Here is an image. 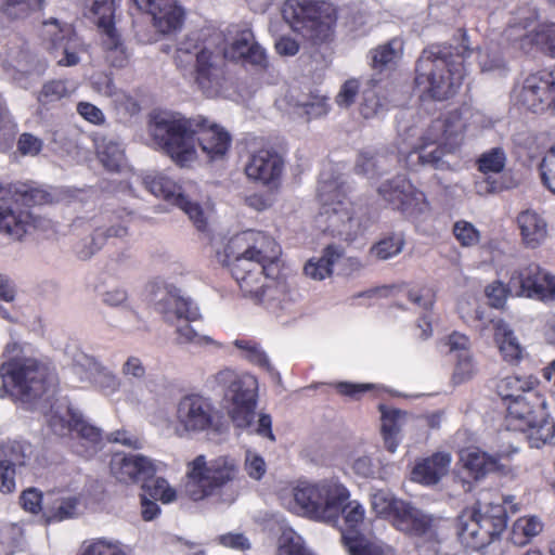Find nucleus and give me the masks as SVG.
<instances>
[{
	"mask_svg": "<svg viewBox=\"0 0 555 555\" xmlns=\"http://www.w3.org/2000/svg\"><path fill=\"white\" fill-rule=\"evenodd\" d=\"M461 43L433 44L423 50L416 61L415 85L436 101L452 98L460 89L464 76V62L472 54L464 29H459Z\"/></svg>",
	"mask_w": 555,
	"mask_h": 555,
	"instance_id": "nucleus-1",
	"label": "nucleus"
},
{
	"mask_svg": "<svg viewBox=\"0 0 555 555\" xmlns=\"http://www.w3.org/2000/svg\"><path fill=\"white\" fill-rule=\"evenodd\" d=\"M464 128L465 124L457 111L434 119L421 137V143L406 155V166L415 171L421 168L449 169L447 157L461 146Z\"/></svg>",
	"mask_w": 555,
	"mask_h": 555,
	"instance_id": "nucleus-2",
	"label": "nucleus"
},
{
	"mask_svg": "<svg viewBox=\"0 0 555 555\" xmlns=\"http://www.w3.org/2000/svg\"><path fill=\"white\" fill-rule=\"evenodd\" d=\"M212 391L228 404V416L236 429L255 425L258 405V380L249 373L225 367L214 376Z\"/></svg>",
	"mask_w": 555,
	"mask_h": 555,
	"instance_id": "nucleus-3",
	"label": "nucleus"
},
{
	"mask_svg": "<svg viewBox=\"0 0 555 555\" xmlns=\"http://www.w3.org/2000/svg\"><path fill=\"white\" fill-rule=\"evenodd\" d=\"M282 16L295 33L312 46L328 41L336 22L334 7L322 0H286Z\"/></svg>",
	"mask_w": 555,
	"mask_h": 555,
	"instance_id": "nucleus-4",
	"label": "nucleus"
},
{
	"mask_svg": "<svg viewBox=\"0 0 555 555\" xmlns=\"http://www.w3.org/2000/svg\"><path fill=\"white\" fill-rule=\"evenodd\" d=\"M207 120L155 115L150 124L151 135L156 144L179 165L195 155V134L205 130Z\"/></svg>",
	"mask_w": 555,
	"mask_h": 555,
	"instance_id": "nucleus-5",
	"label": "nucleus"
},
{
	"mask_svg": "<svg viewBox=\"0 0 555 555\" xmlns=\"http://www.w3.org/2000/svg\"><path fill=\"white\" fill-rule=\"evenodd\" d=\"M506 525L507 514L502 504L477 502L457 517V535L465 547L479 551L498 539Z\"/></svg>",
	"mask_w": 555,
	"mask_h": 555,
	"instance_id": "nucleus-6",
	"label": "nucleus"
},
{
	"mask_svg": "<svg viewBox=\"0 0 555 555\" xmlns=\"http://www.w3.org/2000/svg\"><path fill=\"white\" fill-rule=\"evenodd\" d=\"M49 376V365L35 357L14 354L0 364V377L11 386L14 401L41 398L48 389Z\"/></svg>",
	"mask_w": 555,
	"mask_h": 555,
	"instance_id": "nucleus-7",
	"label": "nucleus"
},
{
	"mask_svg": "<svg viewBox=\"0 0 555 555\" xmlns=\"http://www.w3.org/2000/svg\"><path fill=\"white\" fill-rule=\"evenodd\" d=\"M371 505L376 515L391 517L398 530L439 542L435 519L410 503L393 498L390 492L379 490L373 493Z\"/></svg>",
	"mask_w": 555,
	"mask_h": 555,
	"instance_id": "nucleus-8",
	"label": "nucleus"
},
{
	"mask_svg": "<svg viewBox=\"0 0 555 555\" xmlns=\"http://www.w3.org/2000/svg\"><path fill=\"white\" fill-rule=\"evenodd\" d=\"M210 40L225 60L241 61L261 68L268 64L264 49L255 40L254 33L247 27L230 25L225 30H214Z\"/></svg>",
	"mask_w": 555,
	"mask_h": 555,
	"instance_id": "nucleus-9",
	"label": "nucleus"
},
{
	"mask_svg": "<svg viewBox=\"0 0 555 555\" xmlns=\"http://www.w3.org/2000/svg\"><path fill=\"white\" fill-rule=\"evenodd\" d=\"M175 62L184 77L205 89L208 83V34L204 29L190 33L177 49Z\"/></svg>",
	"mask_w": 555,
	"mask_h": 555,
	"instance_id": "nucleus-10",
	"label": "nucleus"
},
{
	"mask_svg": "<svg viewBox=\"0 0 555 555\" xmlns=\"http://www.w3.org/2000/svg\"><path fill=\"white\" fill-rule=\"evenodd\" d=\"M364 521V508L357 501H346L340 509V519L335 527L341 533V540L350 555H380V546L367 541L360 527Z\"/></svg>",
	"mask_w": 555,
	"mask_h": 555,
	"instance_id": "nucleus-11",
	"label": "nucleus"
},
{
	"mask_svg": "<svg viewBox=\"0 0 555 555\" xmlns=\"http://www.w3.org/2000/svg\"><path fill=\"white\" fill-rule=\"evenodd\" d=\"M159 302V310L166 320L175 315L178 320H183V324L178 325L179 343L206 344L208 337L201 334L203 325H194L198 321V309L192 301L168 292L166 297Z\"/></svg>",
	"mask_w": 555,
	"mask_h": 555,
	"instance_id": "nucleus-12",
	"label": "nucleus"
},
{
	"mask_svg": "<svg viewBox=\"0 0 555 555\" xmlns=\"http://www.w3.org/2000/svg\"><path fill=\"white\" fill-rule=\"evenodd\" d=\"M509 292L539 300L555 299V278L537 263L515 270L508 282Z\"/></svg>",
	"mask_w": 555,
	"mask_h": 555,
	"instance_id": "nucleus-13",
	"label": "nucleus"
},
{
	"mask_svg": "<svg viewBox=\"0 0 555 555\" xmlns=\"http://www.w3.org/2000/svg\"><path fill=\"white\" fill-rule=\"evenodd\" d=\"M518 101L533 113L555 114V74L542 70L529 75L519 91Z\"/></svg>",
	"mask_w": 555,
	"mask_h": 555,
	"instance_id": "nucleus-14",
	"label": "nucleus"
},
{
	"mask_svg": "<svg viewBox=\"0 0 555 555\" xmlns=\"http://www.w3.org/2000/svg\"><path fill=\"white\" fill-rule=\"evenodd\" d=\"M145 184L152 194L181 208L198 231L206 230L207 219L201 205L189 201L182 193L181 186L171 178L164 175H156L147 177Z\"/></svg>",
	"mask_w": 555,
	"mask_h": 555,
	"instance_id": "nucleus-15",
	"label": "nucleus"
},
{
	"mask_svg": "<svg viewBox=\"0 0 555 555\" xmlns=\"http://www.w3.org/2000/svg\"><path fill=\"white\" fill-rule=\"evenodd\" d=\"M315 225L321 232L344 241H352L358 230L350 203L343 201L324 203L315 218Z\"/></svg>",
	"mask_w": 555,
	"mask_h": 555,
	"instance_id": "nucleus-16",
	"label": "nucleus"
},
{
	"mask_svg": "<svg viewBox=\"0 0 555 555\" xmlns=\"http://www.w3.org/2000/svg\"><path fill=\"white\" fill-rule=\"evenodd\" d=\"M377 193L393 209L408 216L421 211L425 201L424 193L417 191L402 175L382 182Z\"/></svg>",
	"mask_w": 555,
	"mask_h": 555,
	"instance_id": "nucleus-17",
	"label": "nucleus"
},
{
	"mask_svg": "<svg viewBox=\"0 0 555 555\" xmlns=\"http://www.w3.org/2000/svg\"><path fill=\"white\" fill-rule=\"evenodd\" d=\"M231 273L244 296H249L260 301L268 288L267 285L260 283L261 276L273 278L278 270H274L272 266H261L244 257H235L231 263Z\"/></svg>",
	"mask_w": 555,
	"mask_h": 555,
	"instance_id": "nucleus-18",
	"label": "nucleus"
},
{
	"mask_svg": "<svg viewBox=\"0 0 555 555\" xmlns=\"http://www.w3.org/2000/svg\"><path fill=\"white\" fill-rule=\"evenodd\" d=\"M134 219V212L127 208H118L106 215L107 227L96 228L88 246L78 250L81 259H88L101 250L111 238H124L129 234V224Z\"/></svg>",
	"mask_w": 555,
	"mask_h": 555,
	"instance_id": "nucleus-19",
	"label": "nucleus"
},
{
	"mask_svg": "<svg viewBox=\"0 0 555 555\" xmlns=\"http://www.w3.org/2000/svg\"><path fill=\"white\" fill-rule=\"evenodd\" d=\"M507 413L509 422H515V428H542L546 423V402L532 390L522 397L508 402Z\"/></svg>",
	"mask_w": 555,
	"mask_h": 555,
	"instance_id": "nucleus-20",
	"label": "nucleus"
},
{
	"mask_svg": "<svg viewBox=\"0 0 555 555\" xmlns=\"http://www.w3.org/2000/svg\"><path fill=\"white\" fill-rule=\"evenodd\" d=\"M238 468L236 461L229 456H220L210 463V499L221 503L235 501L238 491L235 486Z\"/></svg>",
	"mask_w": 555,
	"mask_h": 555,
	"instance_id": "nucleus-21",
	"label": "nucleus"
},
{
	"mask_svg": "<svg viewBox=\"0 0 555 555\" xmlns=\"http://www.w3.org/2000/svg\"><path fill=\"white\" fill-rule=\"evenodd\" d=\"M109 469L112 475L124 483L152 479L156 474L155 464L141 454L116 453L111 459Z\"/></svg>",
	"mask_w": 555,
	"mask_h": 555,
	"instance_id": "nucleus-22",
	"label": "nucleus"
},
{
	"mask_svg": "<svg viewBox=\"0 0 555 555\" xmlns=\"http://www.w3.org/2000/svg\"><path fill=\"white\" fill-rule=\"evenodd\" d=\"M139 10L152 16L153 25L162 34H170L181 28L184 11L178 0H132Z\"/></svg>",
	"mask_w": 555,
	"mask_h": 555,
	"instance_id": "nucleus-23",
	"label": "nucleus"
},
{
	"mask_svg": "<svg viewBox=\"0 0 555 555\" xmlns=\"http://www.w3.org/2000/svg\"><path fill=\"white\" fill-rule=\"evenodd\" d=\"M237 240L246 242L247 247L236 257H244L261 266H272L278 270L276 261L281 255V248L271 236L259 231H246Z\"/></svg>",
	"mask_w": 555,
	"mask_h": 555,
	"instance_id": "nucleus-24",
	"label": "nucleus"
},
{
	"mask_svg": "<svg viewBox=\"0 0 555 555\" xmlns=\"http://www.w3.org/2000/svg\"><path fill=\"white\" fill-rule=\"evenodd\" d=\"M284 168L282 156L274 150H260L253 154L245 166L249 179L269 185L276 182Z\"/></svg>",
	"mask_w": 555,
	"mask_h": 555,
	"instance_id": "nucleus-25",
	"label": "nucleus"
},
{
	"mask_svg": "<svg viewBox=\"0 0 555 555\" xmlns=\"http://www.w3.org/2000/svg\"><path fill=\"white\" fill-rule=\"evenodd\" d=\"M320 491V514H317V520L336 526L340 519L341 506L349 500V491L335 480L321 481Z\"/></svg>",
	"mask_w": 555,
	"mask_h": 555,
	"instance_id": "nucleus-26",
	"label": "nucleus"
},
{
	"mask_svg": "<svg viewBox=\"0 0 555 555\" xmlns=\"http://www.w3.org/2000/svg\"><path fill=\"white\" fill-rule=\"evenodd\" d=\"M68 414V420L56 415L52 416L49 422L51 429L61 436L66 433H76L78 438L96 449L103 439L102 430L88 423L79 413L69 410Z\"/></svg>",
	"mask_w": 555,
	"mask_h": 555,
	"instance_id": "nucleus-27",
	"label": "nucleus"
},
{
	"mask_svg": "<svg viewBox=\"0 0 555 555\" xmlns=\"http://www.w3.org/2000/svg\"><path fill=\"white\" fill-rule=\"evenodd\" d=\"M177 420L185 431H201L208 427V404L198 395L183 397L177 409Z\"/></svg>",
	"mask_w": 555,
	"mask_h": 555,
	"instance_id": "nucleus-28",
	"label": "nucleus"
},
{
	"mask_svg": "<svg viewBox=\"0 0 555 555\" xmlns=\"http://www.w3.org/2000/svg\"><path fill=\"white\" fill-rule=\"evenodd\" d=\"M501 457L502 454L491 455L477 448L465 449L460 453V462L476 480L489 473L504 472L505 466L500 463Z\"/></svg>",
	"mask_w": 555,
	"mask_h": 555,
	"instance_id": "nucleus-29",
	"label": "nucleus"
},
{
	"mask_svg": "<svg viewBox=\"0 0 555 555\" xmlns=\"http://www.w3.org/2000/svg\"><path fill=\"white\" fill-rule=\"evenodd\" d=\"M399 162L395 153L361 151L354 163V172L367 178H376L389 172Z\"/></svg>",
	"mask_w": 555,
	"mask_h": 555,
	"instance_id": "nucleus-30",
	"label": "nucleus"
},
{
	"mask_svg": "<svg viewBox=\"0 0 555 555\" xmlns=\"http://www.w3.org/2000/svg\"><path fill=\"white\" fill-rule=\"evenodd\" d=\"M35 217L27 210H14L11 206L0 205V233L13 241H22L31 227Z\"/></svg>",
	"mask_w": 555,
	"mask_h": 555,
	"instance_id": "nucleus-31",
	"label": "nucleus"
},
{
	"mask_svg": "<svg viewBox=\"0 0 555 555\" xmlns=\"http://www.w3.org/2000/svg\"><path fill=\"white\" fill-rule=\"evenodd\" d=\"M9 199L23 206L33 207L53 203V194L34 181L9 183Z\"/></svg>",
	"mask_w": 555,
	"mask_h": 555,
	"instance_id": "nucleus-32",
	"label": "nucleus"
},
{
	"mask_svg": "<svg viewBox=\"0 0 555 555\" xmlns=\"http://www.w3.org/2000/svg\"><path fill=\"white\" fill-rule=\"evenodd\" d=\"M184 492L193 501H199L208 495V466L205 455H198L189 464Z\"/></svg>",
	"mask_w": 555,
	"mask_h": 555,
	"instance_id": "nucleus-33",
	"label": "nucleus"
},
{
	"mask_svg": "<svg viewBox=\"0 0 555 555\" xmlns=\"http://www.w3.org/2000/svg\"><path fill=\"white\" fill-rule=\"evenodd\" d=\"M450 463V454L435 453L414 467L413 479L425 485H436L448 474Z\"/></svg>",
	"mask_w": 555,
	"mask_h": 555,
	"instance_id": "nucleus-34",
	"label": "nucleus"
},
{
	"mask_svg": "<svg viewBox=\"0 0 555 555\" xmlns=\"http://www.w3.org/2000/svg\"><path fill=\"white\" fill-rule=\"evenodd\" d=\"M517 223L525 244L530 248L538 247L546 237L545 220L534 210L527 209L517 217Z\"/></svg>",
	"mask_w": 555,
	"mask_h": 555,
	"instance_id": "nucleus-35",
	"label": "nucleus"
},
{
	"mask_svg": "<svg viewBox=\"0 0 555 555\" xmlns=\"http://www.w3.org/2000/svg\"><path fill=\"white\" fill-rule=\"evenodd\" d=\"M344 256V248L330 244L323 249V254L318 259H310L305 268V274L313 280L321 281L330 276L333 272V266Z\"/></svg>",
	"mask_w": 555,
	"mask_h": 555,
	"instance_id": "nucleus-36",
	"label": "nucleus"
},
{
	"mask_svg": "<svg viewBox=\"0 0 555 555\" xmlns=\"http://www.w3.org/2000/svg\"><path fill=\"white\" fill-rule=\"evenodd\" d=\"M321 495L320 482L300 483L294 489V501L304 515L317 520L320 514L319 498Z\"/></svg>",
	"mask_w": 555,
	"mask_h": 555,
	"instance_id": "nucleus-37",
	"label": "nucleus"
},
{
	"mask_svg": "<svg viewBox=\"0 0 555 555\" xmlns=\"http://www.w3.org/2000/svg\"><path fill=\"white\" fill-rule=\"evenodd\" d=\"M494 330V338L498 343L503 357L508 361L518 360L520 358L521 348L509 325L499 319L491 320Z\"/></svg>",
	"mask_w": 555,
	"mask_h": 555,
	"instance_id": "nucleus-38",
	"label": "nucleus"
},
{
	"mask_svg": "<svg viewBox=\"0 0 555 555\" xmlns=\"http://www.w3.org/2000/svg\"><path fill=\"white\" fill-rule=\"evenodd\" d=\"M293 89L286 94L287 103L294 107L301 109L299 115H306L308 119L323 116L327 113V107L324 99L312 96L310 94H302L300 98Z\"/></svg>",
	"mask_w": 555,
	"mask_h": 555,
	"instance_id": "nucleus-39",
	"label": "nucleus"
},
{
	"mask_svg": "<svg viewBox=\"0 0 555 555\" xmlns=\"http://www.w3.org/2000/svg\"><path fill=\"white\" fill-rule=\"evenodd\" d=\"M101 46L109 66L124 68L128 65L129 56L117 31L103 35Z\"/></svg>",
	"mask_w": 555,
	"mask_h": 555,
	"instance_id": "nucleus-40",
	"label": "nucleus"
},
{
	"mask_svg": "<svg viewBox=\"0 0 555 555\" xmlns=\"http://www.w3.org/2000/svg\"><path fill=\"white\" fill-rule=\"evenodd\" d=\"M534 382L531 378L507 376L496 384L498 395L505 401H514L533 389Z\"/></svg>",
	"mask_w": 555,
	"mask_h": 555,
	"instance_id": "nucleus-41",
	"label": "nucleus"
},
{
	"mask_svg": "<svg viewBox=\"0 0 555 555\" xmlns=\"http://www.w3.org/2000/svg\"><path fill=\"white\" fill-rule=\"evenodd\" d=\"M79 500L76 496L63 498L53 505H47L43 509L46 524L59 522L76 515Z\"/></svg>",
	"mask_w": 555,
	"mask_h": 555,
	"instance_id": "nucleus-42",
	"label": "nucleus"
},
{
	"mask_svg": "<svg viewBox=\"0 0 555 555\" xmlns=\"http://www.w3.org/2000/svg\"><path fill=\"white\" fill-rule=\"evenodd\" d=\"M404 244L405 241L402 233H391L376 242L371 247L370 253L379 260H388L399 255Z\"/></svg>",
	"mask_w": 555,
	"mask_h": 555,
	"instance_id": "nucleus-43",
	"label": "nucleus"
},
{
	"mask_svg": "<svg viewBox=\"0 0 555 555\" xmlns=\"http://www.w3.org/2000/svg\"><path fill=\"white\" fill-rule=\"evenodd\" d=\"M115 0H93L91 12L98 17L103 35L117 31L115 27Z\"/></svg>",
	"mask_w": 555,
	"mask_h": 555,
	"instance_id": "nucleus-44",
	"label": "nucleus"
},
{
	"mask_svg": "<svg viewBox=\"0 0 555 555\" xmlns=\"http://www.w3.org/2000/svg\"><path fill=\"white\" fill-rule=\"evenodd\" d=\"M69 95L65 79H52L44 82L37 94V101L42 106L52 105Z\"/></svg>",
	"mask_w": 555,
	"mask_h": 555,
	"instance_id": "nucleus-45",
	"label": "nucleus"
},
{
	"mask_svg": "<svg viewBox=\"0 0 555 555\" xmlns=\"http://www.w3.org/2000/svg\"><path fill=\"white\" fill-rule=\"evenodd\" d=\"M231 143L232 137L228 130L217 124H210V162L223 159Z\"/></svg>",
	"mask_w": 555,
	"mask_h": 555,
	"instance_id": "nucleus-46",
	"label": "nucleus"
},
{
	"mask_svg": "<svg viewBox=\"0 0 555 555\" xmlns=\"http://www.w3.org/2000/svg\"><path fill=\"white\" fill-rule=\"evenodd\" d=\"M143 494L153 500H159L163 503H170L176 499V491L169 487L165 478L152 477V479L142 480Z\"/></svg>",
	"mask_w": 555,
	"mask_h": 555,
	"instance_id": "nucleus-47",
	"label": "nucleus"
},
{
	"mask_svg": "<svg viewBox=\"0 0 555 555\" xmlns=\"http://www.w3.org/2000/svg\"><path fill=\"white\" fill-rule=\"evenodd\" d=\"M401 41L398 39H391L385 44H382L374 49L372 54V66L375 69L383 70L388 67L395 59L398 56L401 50Z\"/></svg>",
	"mask_w": 555,
	"mask_h": 555,
	"instance_id": "nucleus-48",
	"label": "nucleus"
},
{
	"mask_svg": "<svg viewBox=\"0 0 555 555\" xmlns=\"http://www.w3.org/2000/svg\"><path fill=\"white\" fill-rule=\"evenodd\" d=\"M25 444L18 441H5L0 444V463L14 467H22L26 464Z\"/></svg>",
	"mask_w": 555,
	"mask_h": 555,
	"instance_id": "nucleus-49",
	"label": "nucleus"
},
{
	"mask_svg": "<svg viewBox=\"0 0 555 555\" xmlns=\"http://www.w3.org/2000/svg\"><path fill=\"white\" fill-rule=\"evenodd\" d=\"M46 0H0V13L18 18L34 8H41Z\"/></svg>",
	"mask_w": 555,
	"mask_h": 555,
	"instance_id": "nucleus-50",
	"label": "nucleus"
},
{
	"mask_svg": "<svg viewBox=\"0 0 555 555\" xmlns=\"http://www.w3.org/2000/svg\"><path fill=\"white\" fill-rule=\"evenodd\" d=\"M234 345L236 348L244 351V357L251 363H255L268 371L272 370V366L269 362V359H268L266 352L263 350H261L256 343H253L249 340L236 339L234 341Z\"/></svg>",
	"mask_w": 555,
	"mask_h": 555,
	"instance_id": "nucleus-51",
	"label": "nucleus"
},
{
	"mask_svg": "<svg viewBox=\"0 0 555 555\" xmlns=\"http://www.w3.org/2000/svg\"><path fill=\"white\" fill-rule=\"evenodd\" d=\"M506 155L503 149L493 147L483 153L479 160V170L482 172H501L505 167Z\"/></svg>",
	"mask_w": 555,
	"mask_h": 555,
	"instance_id": "nucleus-52",
	"label": "nucleus"
},
{
	"mask_svg": "<svg viewBox=\"0 0 555 555\" xmlns=\"http://www.w3.org/2000/svg\"><path fill=\"white\" fill-rule=\"evenodd\" d=\"M382 409V433L384 439L389 441L392 437H396L401 428V421L404 413L397 409L385 410Z\"/></svg>",
	"mask_w": 555,
	"mask_h": 555,
	"instance_id": "nucleus-53",
	"label": "nucleus"
},
{
	"mask_svg": "<svg viewBox=\"0 0 555 555\" xmlns=\"http://www.w3.org/2000/svg\"><path fill=\"white\" fill-rule=\"evenodd\" d=\"M216 544L237 552H246L251 548L249 539L242 532H227L215 538Z\"/></svg>",
	"mask_w": 555,
	"mask_h": 555,
	"instance_id": "nucleus-54",
	"label": "nucleus"
},
{
	"mask_svg": "<svg viewBox=\"0 0 555 555\" xmlns=\"http://www.w3.org/2000/svg\"><path fill=\"white\" fill-rule=\"evenodd\" d=\"M532 42L555 57V24L541 25L532 35Z\"/></svg>",
	"mask_w": 555,
	"mask_h": 555,
	"instance_id": "nucleus-55",
	"label": "nucleus"
},
{
	"mask_svg": "<svg viewBox=\"0 0 555 555\" xmlns=\"http://www.w3.org/2000/svg\"><path fill=\"white\" fill-rule=\"evenodd\" d=\"M453 233L456 240L463 246H474L478 244L480 235L479 231L467 221H457L453 227Z\"/></svg>",
	"mask_w": 555,
	"mask_h": 555,
	"instance_id": "nucleus-56",
	"label": "nucleus"
},
{
	"mask_svg": "<svg viewBox=\"0 0 555 555\" xmlns=\"http://www.w3.org/2000/svg\"><path fill=\"white\" fill-rule=\"evenodd\" d=\"M16 147L22 156H37L43 149V141L33 133L24 132L18 137Z\"/></svg>",
	"mask_w": 555,
	"mask_h": 555,
	"instance_id": "nucleus-57",
	"label": "nucleus"
},
{
	"mask_svg": "<svg viewBox=\"0 0 555 555\" xmlns=\"http://www.w3.org/2000/svg\"><path fill=\"white\" fill-rule=\"evenodd\" d=\"M80 555H126L117 543L99 539L90 543Z\"/></svg>",
	"mask_w": 555,
	"mask_h": 555,
	"instance_id": "nucleus-58",
	"label": "nucleus"
},
{
	"mask_svg": "<svg viewBox=\"0 0 555 555\" xmlns=\"http://www.w3.org/2000/svg\"><path fill=\"white\" fill-rule=\"evenodd\" d=\"M20 502L22 507L31 514L43 513L42 492L36 488L24 490L20 496Z\"/></svg>",
	"mask_w": 555,
	"mask_h": 555,
	"instance_id": "nucleus-59",
	"label": "nucleus"
},
{
	"mask_svg": "<svg viewBox=\"0 0 555 555\" xmlns=\"http://www.w3.org/2000/svg\"><path fill=\"white\" fill-rule=\"evenodd\" d=\"M507 293H511L509 286L506 288L500 281L492 282L485 289V294L489 299L490 306L496 309L503 308L506 301Z\"/></svg>",
	"mask_w": 555,
	"mask_h": 555,
	"instance_id": "nucleus-60",
	"label": "nucleus"
},
{
	"mask_svg": "<svg viewBox=\"0 0 555 555\" xmlns=\"http://www.w3.org/2000/svg\"><path fill=\"white\" fill-rule=\"evenodd\" d=\"M540 170L543 183L555 194V147L543 158Z\"/></svg>",
	"mask_w": 555,
	"mask_h": 555,
	"instance_id": "nucleus-61",
	"label": "nucleus"
},
{
	"mask_svg": "<svg viewBox=\"0 0 555 555\" xmlns=\"http://www.w3.org/2000/svg\"><path fill=\"white\" fill-rule=\"evenodd\" d=\"M77 113L88 122L101 126L105 122L104 113L94 104L90 102H78L77 104Z\"/></svg>",
	"mask_w": 555,
	"mask_h": 555,
	"instance_id": "nucleus-62",
	"label": "nucleus"
},
{
	"mask_svg": "<svg viewBox=\"0 0 555 555\" xmlns=\"http://www.w3.org/2000/svg\"><path fill=\"white\" fill-rule=\"evenodd\" d=\"M99 156L103 165L111 169L116 170L122 158V153L116 143L109 142L102 150L99 151Z\"/></svg>",
	"mask_w": 555,
	"mask_h": 555,
	"instance_id": "nucleus-63",
	"label": "nucleus"
},
{
	"mask_svg": "<svg viewBox=\"0 0 555 555\" xmlns=\"http://www.w3.org/2000/svg\"><path fill=\"white\" fill-rule=\"evenodd\" d=\"M359 92V82L356 79L347 80L336 96V103L340 107H349L354 103Z\"/></svg>",
	"mask_w": 555,
	"mask_h": 555,
	"instance_id": "nucleus-64",
	"label": "nucleus"
}]
</instances>
